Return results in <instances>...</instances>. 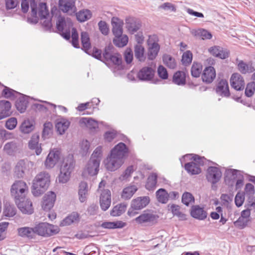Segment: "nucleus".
Masks as SVG:
<instances>
[{
    "instance_id": "1",
    "label": "nucleus",
    "mask_w": 255,
    "mask_h": 255,
    "mask_svg": "<svg viewBox=\"0 0 255 255\" xmlns=\"http://www.w3.org/2000/svg\"><path fill=\"white\" fill-rule=\"evenodd\" d=\"M129 149L123 142L117 144L110 152V155L107 158L105 167L108 171H115L124 163V160L128 155Z\"/></svg>"
},
{
    "instance_id": "2",
    "label": "nucleus",
    "mask_w": 255,
    "mask_h": 255,
    "mask_svg": "<svg viewBox=\"0 0 255 255\" xmlns=\"http://www.w3.org/2000/svg\"><path fill=\"white\" fill-rule=\"evenodd\" d=\"M73 22L70 18L65 19L64 17L59 16L56 22V28L58 32L66 40L70 38V30L72 29V44L76 48H79V35L75 28L73 27Z\"/></svg>"
},
{
    "instance_id": "3",
    "label": "nucleus",
    "mask_w": 255,
    "mask_h": 255,
    "mask_svg": "<svg viewBox=\"0 0 255 255\" xmlns=\"http://www.w3.org/2000/svg\"><path fill=\"white\" fill-rule=\"evenodd\" d=\"M50 182V176L46 171L38 173L33 180L32 193L34 196H39L48 187Z\"/></svg>"
},
{
    "instance_id": "4",
    "label": "nucleus",
    "mask_w": 255,
    "mask_h": 255,
    "mask_svg": "<svg viewBox=\"0 0 255 255\" xmlns=\"http://www.w3.org/2000/svg\"><path fill=\"white\" fill-rule=\"evenodd\" d=\"M74 167V161L72 157H69L64 159L61 166L60 172L58 176L59 183H65L69 180Z\"/></svg>"
},
{
    "instance_id": "5",
    "label": "nucleus",
    "mask_w": 255,
    "mask_h": 255,
    "mask_svg": "<svg viewBox=\"0 0 255 255\" xmlns=\"http://www.w3.org/2000/svg\"><path fill=\"white\" fill-rule=\"evenodd\" d=\"M35 236L50 237L58 234L60 229L57 226L47 223H40L34 227Z\"/></svg>"
},
{
    "instance_id": "6",
    "label": "nucleus",
    "mask_w": 255,
    "mask_h": 255,
    "mask_svg": "<svg viewBox=\"0 0 255 255\" xmlns=\"http://www.w3.org/2000/svg\"><path fill=\"white\" fill-rule=\"evenodd\" d=\"M11 194L17 200L23 199L28 193V188L26 183L22 180L16 181L11 186Z\"/></svg>"
},
{
    "instance_id": "7",
    "label": "nucleus",
    "mask_w": 255,
    "mask_h": 255,
    "mask_svg": "<svg viewBox=\"0 0 255 255\" xmlns=\"http://www.w3.org/2000/svg\"><path fill=\"white\" fill-rule=\"evenodd\" d=\"M158 41L157 35L153 34L148 36L147 44L148 46L147 57L149 60H154L157 56L160 47L158 43Z\"/></svg>"
},
{
    "instance_id": "8",
    "label": "nucleus",
    "mask_w": 255,
    "mask_h": 255,
    "mask_svg": "<svg viewBox=\"0 0 255 255\" xmlns=\"http://www.w3.org/2000/svg\"><path fill=\"white\" fill-rule=\"evenodd\" d=\"M34 163L27 160H20L15 167V172L17 176L23 177L24 175H30L33 171Z\"/></svg>"
},
{
    "instance_id": "9",
    "label": "nucleus",
    "mask_w": 255,
    "mask_h": 255,
    "mask_svg": "<svg viewBox=\"0 0 255 255\" xmlns=\"http://www.w3.org/2000/svg\"><path fill=\"white\" fill-rule=\"evenodd\" d=\"M113 45L106 46L103 55L104 59L107 62H110L115 65H119L122 63V56L118 53L115 52Z\"/></svg>"
},
{
    "instance_id": "10",
    "label": "nucleus",
    "mask_w": 255,
    "mask_h": 255,
    "mask_svg": "<svg viewBox=\"0 0 255 255\" xmlns=\"http://www.w3.org/2000/svg\"><path fill=\"white\" fill-rule=\"evenodd\" d=\"M150 199L148 196L138 197L133 199L131 204V208L128 211V214L129 216L134 215L133 210H140L146 207L149 203Z\"/></svg>"
},
{
    "instance_id": "11",
    "label": "nucleus",
    "mask_w": 255,
    "mask_h": 255,
    "mask_svg": "<svg viewBox=\"0 0 255 255\" xmlns=\"http://www.w3.org/2000/svg\"><path fill=\"white\" fill-rule=\"evenodd\" d=\"M222 177L221 170L217 167L210 166L207 170L206 178L213 184L218 182Z\"/></svg>"
},
{
    "instance_id": "12",
    "label": "nucleus",
    "mask_w": 255,
    "mask_h": 255,
    "mask_svg": "<svg viewBox=\"0 0 255 255\" xmlns=\"http://www.w3.org/2000/svg\"><path fill=\"white\" fill-rule=\"evenodd\" d=\"M158 216L154 214L150 211H144L141 215L135 219V221L138 224L151 223L156 222Z\"/></svg>"
},
{
    "instance_id": "13",
    "label": "nucleus",
    "mask_w": 255,
    "mask_h": 255,
    "mask_svg": "<svg viewBox=\"0 0 255 255\" xmlns=\"http://www.w3.org/2000/svg\"><path fill=\"white\" fill-rule=\"evenodd\" d=\"M61 152L57 149L51 150L45 161V165L47 168H52L59 161Z\"/></svg>"
},
{
    "instance_id": "14",
    "label": "nucleus",
    "mask_w": 255,
    "mask_h": 255,
    "mask_svg": "<svg viewBox=\"0 0 255 255\" xmlns=\"http://www.w3.org/2000/svg\"><path fill=\"white\" fill-rule=\"evenodd\" d=\"M111 204V193L109 189H104L100 197V204L101 209L106 211L107 210Z\"/></svg>"
},
{
    "instance_id": "15",
    "label": "nucleus",
    "mask_w": 255,
    "mask_h": 255,
    "mask_svg": "<svg viewBox=\"0 0 255 255\" xmlns=\"http://www.w3.org/2000/svg\"><path fill=\"white\" fill-rule=\"evenodd\" d=\"M19 209L24 214H31L33 212L31 202L25 197L22 200L15 201Z\"/></svg>"
},
{
    "instance_id": "16",
    "label": "nucleus",
    "mask_w": 255,
    "mask_h": 255,
    "mask_svg": "<svg viewBox=\"0 0 255 255\" xmlns=\"http://www.w3.org/2000/svg\"><path fill=\"white\" fill-rule=\"evenodd\" d=\"M56 194L52 191L47 192L43 198L42 207L44 211L50 210L54 206Z\"/></svg>"
},
{
    "instance_id": "17",
    "label": "nucleus",
    "mask_w": 255,
    "mask_h": 255,
    "mask_svg": "<svg viewBox=\"0 0 255 255\" xmlns=\"http://www.w3.org/2000/svg\"><path fill=\"white\" fill-rule=\"evenodd\" d=\"M231 87L237 91H242L245 87L243 77L239 73H234L230 79Z\"/></svg>"
},
{
    "instance_id": "18",
    "label": "nucleus",
    "mask_w": 255,
    "mask_h": 255,
    "mask_svg": "<svg viewBox=\"0 0 255 255\" xmlns=\"http://www.w3.org/2000/svg\"><path fill=\"white\" fill-rule=\"evenodd\" d=\"M190 214L193 218L199 220H204L207 217V211L204 210V208L200 207L199 205L192 206Z\"/></svg>"
},
{
    "instance_id": "19",
    "label": "nucleus",
    "mask_w": 255,
    "mask_h": 255,
    "mask_svg": "<svg viewBox=\"0 0 255 255\" xmlns=\"http://www.w3.org/2000/svg\"><path fill=\"white\" fill-rule=\"evenodd\" d=\"M126 26L128 31L133 34L140 28L141 24L135 18L128 17L126 19Z\"/></svg>"
},
{
    "instance_id": "20",
    "label": "nucleus",
    "mask_w": 255,
    "mask_h": 255,
    "mask_svg": "<svg viewBox=\"0 0 255 255\" xmlns=\"http://www.w3.org/2000/svg\"><path fill=\"white\" fill-rule=\"evenodd\" d=\"M75 0H59V9L64 12H74L76 10Z\"/></svg>"
},
{
    "instance_id": "21",
    "label": "nucleus",
    "mask_w": 255,
    "mask_h": 255,
    "mask_svg": "<svg viewBox=\"0 0 255 255\" xmlns=\"http://www.w3.org/2000/svg\"><path fill=\"white\" fill-rule=\"evenodd\" d=\"M216 93L222 97H228L230 95L228 81L222 79L218 83L216 88Z\"/></svg>"
},
{
    "instance_id": "22",
    "label": "nucleus",
    "mask_w": 255,
    "mask_h": 255,
    "mask_svg": "<svg viewBox=\"0 0 255 255\" xmlns=\"http://www.w3.org/2000/svg\"><path fill=\"white\" fill-rule=\"evenodd\" d=\"M11 105L9 101H0V120L9 117L11 115Z\"/></svg>"
},
{
    "instance_id": "23",
    "label": "nucleus",
    "mask_w": 255,
    "mask_h": 255,
    "mask_svg": "<svg viewBox=\"0 0 255 255\" xmlns=\"http://www.w3.org/2000/svg\"><path fill=\"white\" fill-rule=\"evenodd\" d=\"M216 71L213 67L208 66L205 68L202 75L204 82L207 84L212 83L216 77Z\"/></svg>"
},
{
    "instance_id": "24",
    "label": "nucleus",
    "mask_w": 255,
    "mask_h": 255,
    "mask_svg": "<svg viewBox=\"0 0 255 255\" xmlns=\"http://www.w3.org/2000/svg\"><path fill=\"white\" fill-rule=\"evenodd\" d=\"M17 235L23 238L31 240L35 238L34 227H23L17 229Z\"/></svg>"
},
{
    "instance_id": "25",
    "label": "nucleus",
    "mask_w": 255,
    "mask_h": 255,
    "mask_svg": "<svg viewBox=\"0 0 255 255\" xmlns=\"http://www.w3.org/2000/svg\"><path fill=\"white\" fill-rule=\"evenodd\" d=\"M154 71L151 67H144L137 74L139 80L141 81L150 80L153 77Z\"/></svg>"
},
{
    "instance_id": "26",
    "label": "nucleus",
    "mask_w": 255,
    "mask_h": 255,
    "mask_svg": "<svg viewBox=\"0 0 255 255\" xmlns=\"http://www.w3.org/2000/svg\"><path fill=\"white\" fill-rule=\"evenodd\" d=\"M112 31L115 36H120L123 34V22L120 18L113 17L112 18Z\"/></svg>"
},
{
    "instance_id": "27",
    "label": "nucleus",
    "mask_w": 255,
    "mask_h": 255,
    "mask_svg": "<svg viewBox=\"0 0 255 255\" xmlns=\"http://www.w3.org/2000/svg\"><path fill=\"white\" fill-rule=\"evenodd\" d=\"M19 97L17 99L15 102V107L16 109L21 113H24L27 107L28 103L26 96L20 93L18 95Z\"/></svg>"
},
{
    "instance_id": "28",
    "label": "nucleus",
    "mask_w": 255,
    "mask_h": 255,
    "mask_svg": "<svg viewBox=\"0 0 255 255\" xmlns=\"http://www.w3.org/2000/svg\"><path fill=\"white\" fill-rule=\"evenodd\" d=\"M39 135H33L28 143V147L31 149H35L36 155H39L42 151L40 144H39Z\"/></svg>"
},
{
    "instance_id": "29",
    "label": "nucleus",
    "mask_w": 255,
    "mask_h": 255,
    "mask_svg": "<svg viewBox=\"0 0 255 255\" xmlns=\"http://www.w3.org/2000/svg\"><path fill=\"white\" fill-rule=\"evenodd\" d=\"M99 161H93V159H90L87 164L86 170L88 174L91 176H94L97 174L99 171L100 166Z\"/></svg>"
},
{
    "instance_id": "30",
    "label": "nucleus",
    "mask_w": 255,
    "mask_h": 255,
    "mask_svg": "<svg viewBox=\"0 0 255 255\" xmlns=\"http://www.w3.org/2000/svg\"><path fill=\"white\" fill-rule=\"evenodd\" d=\"M79 220V215L77 212H73L64 219L60 223V226H69Z\"/></svg>"
},
{
    "instance_id": "31",
    "label": "nucleus",
    "mask_w": 255,
    "mask_h": 255,
    "mask_svg": "<svg viewBox=\"0 0 255 255\" xmlns=\"http://www.w3.org/2000/svg\"><path fill=\"white\" fill-rule=\"evenodd\" d=\"M185 169L191 175L199 174L201 172V169L198 164L194 162L187 163L184 165Z\"/></svg>"
},
{
    "instance_id": "32",
    "label": "nucleus",
    "mask_w": 255,
    "mask_h": 255,
    "mask_svg": "<svg viewBox=\"0 0 255 255\" xmlns=\"http://www.w3.org/2000/svg\"><path fill=\"white\" fill-rule=\"evenodd\" d=\"M88 184L86 182L83 181L80 183L78 192L79 199L81 203L87 200L88 195Z\"/></svg>"
},
{
    "instance_id": "33",
    "label": "nucleus",
    "mask_w": 255,
    "mask_h": 255,
    "mask_svg": "<svg viewBox=\"0 0 255 255\" xmlns=\"http://www.w3.org/2000/svg\"><path fill=\"white\" fill-rule=\"evenodd\" d=\"M172 82L175 84L182 86L185 84L186 76L184 72L178 71L175 72L173 76Z\"/></svg>"
},
{
    "instance_id": "34",
    "label": "nucleus",
    "mask_w": 255,
    "mask_h": 255,
    "mask_svg": "<svg viewBox=\"0 0 255 255\" xmlns=\"http://www.w3.org/2000/svg\"><path fill=\"white\" fill-rule=\"evenodd\" d=\"M126 226V223L121 221H118L116 222H104L101 224V227L104 229H120Z\"/></svg>"
},
{
    "instance_id": "35",
    "label": "nucleus",
    "mask_w": 255,
    "mask_h": 255,
    "mask_svg": "<svg viewBox=\"0 0 255 255\" xmlns=\"http://www.w3.org/2000/svg\"><path fill=\"white\" fill-rule=\"evenodd\" d=\"M81 40L83 49L87 53L89 54L88 50L91 48V44L89 34L87 32L83 31L81 32Z\"/></svg>"
},
{
    "instance_id": "36",
    "label": "nucleus",
    "mask_w": 255,
    "mask_h": 255,
    "mask_svg": "<svg viewBox=\"0 0 255 255\" xmlns=\"http://www.w3.org/2000/svg\"><path fill=\"white\" fill-rule=\"evenodd\" d=\"M92 15L91 11L87 9L81 10L76 13V18L81 22L89 20L91 18Z\"/></svg>"
},
{
    "instance_id": "37",
    "label": "nucleus",
    "mask_w": 255,
    "mask_h": 255,
    "mask_svg": "<svg viewBox=\"0 0 255 255\" xmlns=\"http://www.w3.org/2000/svg\"><path fill=\"white\" fill-rule=\"evenodd\" d=\"M238 68L239 70L242 74H244L252 73L255 71V69L252 64H247L242 60H241L239 62L238 64Z\"/></svg>"
},
{
    "instance_id": "38",
    "label": "nucleus",
    "mask_w": 255,
    "mask_h": 255,
    "mask_svg": "<svg viewBox=\"0 0 255 255\" xmlns=\"http://www.w3.org/2000/svg\"><path fill=\"white\" fill-rule=\"evenodd\" d=\"M157 175L156 173H152L147 178L145 188L149 191L153 190L156 186Z\"/></svg>"
},
{
    "instance_id": "39",
    "label": "nucleus",
    "mask_w": 255,
    "mask_h": 255,
    "mask_svg": "<svg viewBox=\"0 0 255 255\" xmlns=\"http://www.w3.org/2000/svg\"><path fill=\"white\" fill-rule=\"evenodd\" d=\"M163 63L169 68L175 69L177 66L175 59L169 54H164L162 57Z\"/></svg>"
},
{
    "instance_id": "40",
    "label": "nucleus",
    "mask_w": 255,
    "mask_h": 255,
    "mask_svg": "<svg viewBox=\"0 0 255 255\" xmlns=\"http://www.w3.org/2000/svg\"><path fill=\"white\" fill-rule=\"evenodd\" d=\"M137 188L135 185L125 188L122 192V198L125 200H128L131 198Z\"/></svg>"
},
{
    "instance_id": "41",
    "label": "nucleus",
    "mask_w": 255,
    "mask_h": 255,
    "mask_svg": "<svg viewBox=\"0 0 255 255\" xmlns=\"http://www.w3.org/2000/svg\"><path fill=\"white\" fill-rule=\"evenodd\" d=\"M128 41V38L126 35H120L115 36L113 39L114 44L119 47H123L126 46Z\"/></svg>"
},
{
    "instance_id": "42",
    "label": "nucleus",
    "mask_w": 255,
    "mask_h": 255,
    "mask_svg": "<svg viewBox=\"0 0 255 255\" xmlns=\"http://www.w3.org/2000/svg\"><path fill=\"white\" fill-rule=\"evenodd\" d=\"M156 195L158 201L160 203L165 204L168 201V193L164 189H158L156 192Z\"/></svg>"
},
{
    "instance_id": "43",
    "label": "nucleus",
    "mask_w": 255,
    "mask_h": 255,
    "mask_svg": "<svg viewBox=\"0 0 255 255\" xmlns=\"http://www.w3.org/2000/svg\"><path fill=\"white\" fill-rule=\"evenodd\" d=\"M126 208V204L124 203L119 204L114 207L111 211L110 214L113 217L119 216L125 212Z\"/></svg>"
},
{
    "instance_id": "44",
    "label": "nucleus",
    "mask_w": 255,
    "mask_h": 255,
    "mask_svg": "<svg viewBox=\"0 0 255 255\" xmlns=\"http://www.w3.org/2000/svg\"><path fill=\"white\" fill-rule=\"evenodd\" d=\"M134 51L135 57L138 61L142 62L145 60L144 48L141 45H135Z\"/></svg>"
},
{
    "instance_id": "45",
    "label": "nucleus",
    "mask_w": 255,
    "mask_h": 255,
    "mask_svg": "<svg viewBox=\"0 0 255 255\" xmlns=\"http://www.w3.org/2000/svg\"><path fill=\"white\" fill-rule=\"evenodd\" d=\"M16 213V209L13 205L6 202L4 204L3 214L8 217L14 216Z\"/></svg>"
},
{
    "instance_id": "46",
    "label": "nucleus",
    "mask_w": 255,
    "mask_h": 255,
    "mask_svg": "<svg viewBox=\"0 0 255 255\" xmlns=\"http://www.w3.org/2000/svg\"><path fill=\"white\" fill-rule=\"evenodd\" d=\"M202 71V65L199 63L194 62L191 68V75L195 78L199 77Z\"/></svg>"
},
{
    "instance_id": "47",
    "label": "nucleus",
    "mask_w": 255,
    "mask_h": 255,
    "mask_svg": "<svg viewBox=\"0 0 255 255\" xmlns=\"http://www.w3.org/2000/svg\"><path fill=\"white\" fill-rule=\"evenodd\" d=\"M20 130L24 133H28L33 130L34 126L32 122L29 120H25L22 123L20 128Z\"/></svg>"
},
{
    "instance_id": "48",
    "label": "nucleus",
    "mask_w": 255,
    "mask_h": 255,
    "mask_svg": "<svg viewBox=\"0 0 255 255\" xmlns=\"http://www.w3.org/2000/svg\"><path fill=\"white\" fill-rule=\"evenodd\" d=\"M170 210L174 216H176L181 220H186V215L180 211V207L179 206L172 204L170 206Z\"/></svg>"
},
{
    "instance_id": "49",
    "label": "nucleus",
    "mask_w": 255,
    "mask_h": 255,
    "mask_svg": "<svg viewBox=\"0 0 255 255\" xmlns=\"http://www.w3.org/2000/svg\"><path fill=\"white\" fill-rule=\"evenodd\" d=\"M195 199L192 194L189 192H184L182 196V202L187 206L194 203Z\"/></svg>"
},
{
    "instance_id": "50",
    "label": "nucleus",
    "mask_w": 255,
    "mask_h": 255,
    "mask_svg": "<svg viewBox=\"0 0 255 255\" xmlns=\"http://www.w3.org/2000/svg\"><path fill=\"white\" fill-rule=\"evenodd\" d=\"M1 95L5 98L8 99L16 97L17 95H20V93L6 86H4Z\"/></svg>"
},
{
    "instance_id": "51",
    "label": "nucleus",
    "mask_w": 255,
    "mask_h": 255,
    "mask_svg": "<svg viewBox=\"0 0 255 255\" xmlns=\"http://www.w3.org/2000/svg\"><path fill=\"white\" fill-rule=\"evenodd\" d=\"M69 125L70 122L68 121H62L56 124V128L59 134H62L67 129Z\"/></svg>"
},
{
    "instance_id": "52",
    "label": "nucleus",
    "mask_w": 255,
    "mask_h": 255,
    "mask_svg": "<svg viewBox=\"0 0 255 255\" xmlns=\"http://www.w3.org/2000/svg\"><path fill=\"white\" fill-rule=\"evenodd\" d=\"M81 121L84 123L86 127L90 129H95L98 128L97 122L91 118H83Z\"/></svg>"
},
{
    "instance_id": "53",
    "label": "nucleus",
    "mask_w": 255,
    "mask_h": 255,
    "mask_svg": "<svg viewBox=\"0 0 255 255\" xmlns=\"http://www.w3.org/2000/svg\"><path fill=\"white\" fill-rule=\"evenodd\" d=\"M102 146H98L94 151L90 159L96 161L100 163L103 156Z\"/></svg>"
},
{
    "instance_id": "54",
    "label": "nucleus",
    "mask_w": 255,
    "mask_h": 255,
    "mask_svg": "<svg viewBox=\"0 0 255 255\" xmlns=\"http://www.w3.org/2000/svg\"><path fill=\"white\" fill-rule=\"evenodd\" d=\"M195 35L203 40L210 39L212 37L210 32L204 29H200L196 30L195 32Z\"/></svg>"
},
{
    "instance_id": "55",
    "label": "nucleus",
    "mask_w": 255,
    "mask_h": 255,
    "mask_svg": "<svg viewBox=\"0 0 255 255\" xmlns=\"http://www.w3.org/2000/svg\"><path fill=\"white\" fill-rule=\"evenodd\" d=\"M52 125L50 122L45 123L43 125L42 137L44 139L48 138L52 132Z\"/></svg>"
},
{
    "instance_id": "56",
    "label": "nucleus",
    "mask_w": 255,
    "mask_h": 255,
    "mask_svg": "<svg viewBox=\"0 0 255 255\" xmlns=\"http://www.w3.org/2000/svg\"><path fill=\"white\" fill-rule=\"evenodd\" d=\"M38 14L41 20L43 18H45L46 17L49 16V11L46 6V3H40L39 5Z\"/></svg>"
},
{
    "instance_id": "57",
    "label": "nucleus",
    "mask_w": 255,
    "mask_h": 255,
    "mask_svg": "<svg viewBox=\"0 0 255 255\" xmlns=\"http://www.w3.org/2000/svg\"><path fill=\"white\" fill-rule=\"evenodd\" d=\"M90 143L87 140H83L80 143V153L82 156L86 155L89 152Z\"/></svg>"
},
{
    "instance_id": "58",
    "label": "nucleus",
    "mask_w": 255,
    "mask_h": 255,
    "mask_svg": "<svg viewBox=\"0 0 255 255\" xmlns=\"http://www.w3.org/2000/svg\"><path fill=\"white\" fill-rule=\"evenodd\" d=\"M99 29L100 32L105 35H107L109 32V28L107 23L101 20L98 23Z\"/></svg>"
},
{
    "instance_id": "59",
    "label": "nucleus",
    "mask_w": 255,
    "mask_h": 255,
    "mask_svg": "<svg viewBox=\"0 0 255 255\" xmlns=\"http://www.w3.org/2000/svg\"><path fill=\"white\" fill-rule=\"evenodd\" d=\"M245 201V193H241L239 192L236 195L235 198V202L236 205L239 207L244 203Z\"/></svg>"
},
{
    "instance_id": "60",
    "label": "nucleus",
    "mask_w": 255,
    "mask_h": 255,
    "mask_svg": "<svg viewBox=\"0 0 255 255\" xmlns=\"http://www.w3.org/2000/svg\"><path fill=\"white\" fill-rule=\"evenodd\" d=\"M192 60V53L190 51L185 52L182 57V61L183 64H189Z\"/></svg>"
},
{
    "instance_id": "61",
    "label": "nucleus",
    "mask_w": 255,
    "mask_h": 255,
    "mask_svg": "<svg viewBox=\"0 0 255 255\" xmlns=\"http://www.w3.org/2000/svg\"><path fill=\"white\" fill-rule=\"evenodd\" d=\"M255 91V86L253 83H249L247 84L245 89V95L248 97H252Z\"/></svg>"
},
{
    "instance_id": "62",
    "label": "nucleus",
    "mask_w": 255,
    "mask_h": 255,
    "mask_svg": "<svg viewBox=\"0 0 255 255\" xmlns=\"http://www.w3.org/2000/svg\"><path fill=\"white\" fill-rule=\"evenodd\" d=\"M245 193L250 196V198L253 199V195L255 193V187L251 183H247L245 188Z\"/></svg>"
},
{
    "instance_id": "63",
    "label": "nucleus",
    "mask_w": 255,
    "mask_h": 255,
    "mask_svg": "<svg viewBox=\"0 0 255 255\" xmlns=\"http://www.w3.org/2000/svg\"><path fill=\"white\" fill-rule=\"evenodd\" d=\"M99 207L97 204H92L89 206L87 209V212L89 215L94 216L97 214Z\"/></svg>"
},
{
    "instance_id": "64",
    "label": "nucleus",
    "mask_w": 255,
    "mask_h": 255,
    "mask_svg": "<svg viewBox=\"0 0 255 255\" xmlns=\"http://www.w3.org/2000/svg\"><path fill=\"white\" fill-rule=\"evenodd\" d=\"M157 73L159 77L162 79H167L168 74L166 68L162 65L159 66L157 69Z\"/></svg>"
}]
</instances>
